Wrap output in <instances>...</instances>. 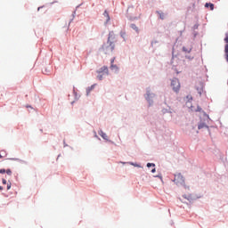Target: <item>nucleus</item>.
I'll use <instances>...</instances> for the list:
<instances>
[{
    "label": "nucleus",
    "mask_w": 228,
    "mask_h": 228,
    "mask_svg": "<svg viewBox=\"0 0 228 228\" xmlns=\"http://www.w3.org/2000/svg\"><path fill=\"white\" fill-rule=\"evenodd\" d=\"M115 43H116V36L113 32H109L108 41L105 45H102V51L104 53H111L115 49Z\"/></svg>",
    "instance_id": "nucleus-1"
},
{
    "label": "nucleus",
    "mask_w": 228,
    "mask_h": 228,
    "mask_svg": "<svg viewBox=\"0 0 228 228\" xmlns=\"http://www.w3.org/2000/svg\"><path fill=\"white\" fill-rule=\"evenodd\" d=\"M171 86L174 90V92H179L180 88H181V85H180V81L179 79H177V77H175L174 79H172L171 81Z\"/></svg>",
    "instance_id": "nucleus-2"
},
{
    "label": "nucleus",
    "mask_w": 228,
    "mask_h": 228,
    "mask_svg": "<svg viewBox=\"0 0 228 228\" xmlns=\"http://www.w3.org/2000/svg\"><path fill=\"white\" fill-rule=\"evenodd\" d=\"M174 183L175 184L180 185V184H184V177L182 175V174H175V178H174Z\"/></svg>",
    "instance_id": "nucleus-3"
},
{
    "label": "nucleus",
    "mask_w": 228,
    "mask_h": 228,
    "mask_svg": "<svg viewBox=\"0 0 228 228\" xmlns=\"http://www.w3.org/2000/svg\"><path fill=\"white\" fill-rule=\"evenodd\" d=\"M99 135H101V137H102V139H104L105 141H108V135L107 134H105V132H103V130H100Z\"/></svg>",
    "instance_id": "nucleus-4"
},
{
    "label": "nucleus",
    "mask_w": 228,
    "mask_h": 228,
    "mask_svg": "<svg viewBox=\"0 0 228 228\" xmlns=\"http://www.w3.org/2000/svg\"><path fill=\"white\" fill-rule=\"evenodd\" d=\"M205 7H209L211 11L215 10V4H213L212 3H206Z\"/></svg>",
    "instance_id": "nucleus-5"
},
{
    "label": "nucleus",
    "mask_w": 228,
    "mask_h": 228,
    "mask_svg": "<svg viewBox=\"0 0 228 228\" xmlns=\"http://www.w3.org/2000/svg\"><path fill=\"white\" fill-rule=\"evenodd\" d=\"M103 16H105V18H106V23H108V22L110 21V14H109L108 11H104Z\"/></svg>",
    "instance_id": "nucleus-6"
},
{
    "label": "nucleus",
    "mask_w": 228,
    "mask_h": 228,
    "mask_svg": "<svg viewBox=\"0 0 228 228\" xmlns=\"http://www.w3.org/2000/svg\"><path fill=\"white\" fill-rule=\"evenodd\" d=\"M100 72H104L105 74H109V69L105 65L101 68Z\"/></svg>",
    "instance_id": "nucleus-7"
},
{
    "label": "nucleus",
    "mask_w": 228,
    "mask_h": 228,
    "mask_svg": "<svg viewBox=\"0 0 228 228\" xmlns=\"http://www.w3.org/2000/svg\"><path fill=\"white\" fill-rule=\"evenodd\" d=\"M130 27L134 28V30H135L136 32H139V28L137 25H135V23H131Z\"/></svg>",
    "instance_id": "nucleus-8"
},
{
    "label": "nucleus",
    "mask_w": 228,
    "mask_h": 228,
    "mask_svg": "<svg viewBox=\"0 0 228 228\" xmlns=\"http://www.w3.org/2000/svg\"><path fill=\"white\" fill-rule=\"evenodd\" d=\"M7 152L6 151H1L0 152V158H6Z\"/></svg>",
    "instance_id": "nucleus-9"
},
{
    "label": "nucleus",
    "mask_w": 228,
    "mask_h": 228,
    "mask_svg": "<svg viewBox=\"0 0 228 228\" xmlns=\"http://www.w3.org/2000/svg\"><path fill=\"white\" fill-rule=\"evenodd\" d=\"M183 51L185 52V53H190L191 52V48H186V46H183Z\"/></svg>",
    "instance_id": "nucleus-10"
},
{
    "label": "nucleus",
    "mask_w": 228,
    "mask_h": 228,
    "mask_svg": "<svg viewBox=\"0 0 228 228\" xmlns=\"http://www.w3.org/2000/svg\"><path fill=\"white\" fill-rule=\"evenodd\" d=\"M207 126V125L205 123H200V125L198 126V128L200 130L201 128H205Z\"/></svg>",
    "instance_id": "nucleus-11"
},
{
    "label": "nucleus",
    "mask_w": 228,
    "mask_h": 228,
    "mask_svg": "<svg viewBox=\"0 0 228 228\" xmlns=\"http://www.w3.org/2000/svg\"><path fill=\"white\" fill-rule=\"evenodd\" d=\"M120 36L123 37V39H126L127 37L126 32H120Z\"/></svg>",
    "instance_id": "nucleus-12"
},
{
    "label": "nucleus",
    "mask_w": 228,
    "mask_h": 228,
    "mask_svg": "<svg viewBox=\"0 0 228 228\" xmlns=\"http://www.w3.org/2000/svg\"><path fill=\"white\" fill-rule=\"evenodd\" d=\"M159 14L161 20H164V18H165V12H159Z\"/></svg>",
    "instance_id": "nucleus-13"
},
{
    "label": "nucleus",
    "mask_w": 228,
    "mask_h": 228,
    "mask_svg": "<svg viewBox=\"0 0 228 228\" xmlns=\"http://www.w3.org/2000/svg\"><path fill=\"white\" fill-rule=\"evenodd\" d=\"M6 174H7V175H12V170L10 168H8L6 170Z\"/></svg>",
    "instance_id": "nucleus-14"
},
{
    "label": "nucleus",
    "mask_w": 228,
    "mask_h": 228,
    "mask_svg": "<svg viewBox=\"0 0 228 228\" xmlns=\"http://www.w3.org/2000/svg\"><path fill=\"white\" fill-rule=\"evenodd\" d=\"M147 167H155V163H147Z\"/></svg>",
    "instance_id": "nucleus-15"
},
{
    "label": "nucleus",
    "mask_w": 228,
    "mask_h": 228,
    "mask_svg": "<svg viewBox=\"0 0 228 228\" xmlns=\"http://www.w3.org/2000/svg\"><path fill=\"white\" fill-rule=\"evenodd\" d=\"M225 53H226L227 58H228V44L225 45Z\"/></svg>",
    "instance_id": "nucleus-16"
},
{
    "label": "nucleus",
    "mask_w": 228,
    "mask_h": 228,
    "mask_svg": "<svg viewBox=\"0 0 228 228\" xmlns=\"http://www.w3.org/2000/svg\"><path fill=\"white\" fill-rule=\"evenodd\" d=\"M5 173H6V170L4 168L0 169V174H5Z\"/></svg>",
    "instance_id": "nucleus-17"
},
{
    "label": "nucleus",
    "mask_w": 228,
    "mask_h": 228,
    "mask_svg": "<svg viewBox=\"0 0 228 228\" xmlns=\"http://www.w3.org/2000/svg\"><path fill=\"white\" fill-rule=\"evenodd\" d=\"M98 79H100V80L103 79L102 74H99V75H98Z\"/></svg>",
    "instance_id": "nucleus-18"
},
{
    "label": "nucleus",
    "mask_w": 228,
    "mask_h": 228,
    "mask_svg": "<svg viewBox=\"0 0 228 228\" xmlns=\"http://www.w3.org/2000/svg\"><path fill=\"white\" fill-rule=\"evenodd\" d=\"M11 188H12V183H9L7 184V190H11Z\"/></svg>",
    "instance_id": "nucleus-19"
},
{
    "label": "nucleus",
    "mask_w": 228,
    "mask_h": 228,
    "mask_svg": "<svg viewBox=\"0 0 228 228\" xmlns=\"http://www.w3.org/2000/svg\"><path fill=\"white\" fill-rule=\"evenodd\" d=\"M224 41H225V43L228 44V33L226 34V37H225Z\"/></svg>",
    "instance_id": "nucleus-20"
},
{
    "label": "nucleus",
    "mask_w": 228,
    "mask_h": 228,
    "mask_svg": "<svg viewBox=\"0 0 228 228\" xmlns=\"http://www.w3.org/2000/svg\"><path fill=\"white\" fill-rule=\"evenodd\" d=\"M2 183H3V184H7L6 179H3Z\"/></svg>",
    "instance_id": "nucleus-21"
},
{
    "label": "nucleus",
    "mask_w": 228,
    "mask_h": 228,
    "mask_svg": "<svg viewBox=\"0 0 228 228\" xmlns=\"http://www.w3.org/2000/svg\"><path fill=\"white\" fill-rule=\"evenodd\" d=\"M114 60H115V59H112V60H111V63H112L111 67H112V68H113V67H117L116 65H113Z\"/></svg>",
    "instance_id": "nucleus-22"
},
{
    "label": "nucleus",
    "mask_w": 228,
    "mask_h": 228,
    "mask_svg": "<svg viewBox=\"0 0 228 228\" xmlns=\"http://www.w3.org/2000/svg\"><path fill=\"white\" fill-rule=\"evenodd\" d=\"M150 95H151V94H150V93H147L146 99H150Z\"/></svg>",
    "instance_id": "nucleus-23"
},
{
    "label": "nucleus",
    "mask_w": 228,
    "mask_h": 228,
    "mask_svg": "<svg viewBox=\"0 0 228 228\" xmlns=\"http://www.w3.org/2000/svg\"><path fill=\"white\" fill-rule=\"evenodd\" d=\"M151 172H152L153 174L156 172V168H155V167H153V168H152Z\"/></svg>",
    "instance_id": "nucleus-24"
},
{
    "label": "nucleus",
    "mask_w": 228,
    "mask_h": 228,
    "mask_svg": "<svg viewBox=\"0 0 228 228\" xmlns=\"http://www.w3.org/2000/svg\"><path fill=\"white\" fill-rule=\"evenodd\" d=\"M2 190H4L3 186H0V191H2Z\"/></svg>",
    "instance_id": "nucleus-25"
},
{
    "label": "nucleus",
    "mask_w": 228,
    "mask_h": 228,
    "mask_svg": "<svg viewBox=\"0 0 228 228\" xmlns=\"http://www.w3.org/2000/svg\"><path fill=\"white\" fill-rule=\"evenodd\" d=\"M198 110H201V108L198 107Z\"/></svg>",
    "instance_id": "nucleus-26"
}]
</instances>
